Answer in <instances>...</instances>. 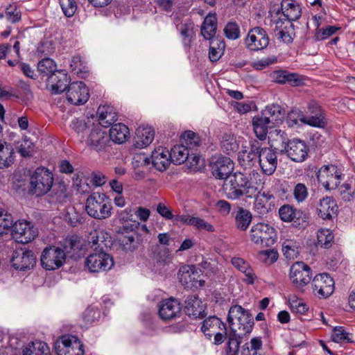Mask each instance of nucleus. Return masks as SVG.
Wrapping results in <instances>:
<instances>
[{
	"mask_svg": "<svg viewBox=\"0 0 355 355\" xmlns=\"http://www.w3.org/2000/svg\"><path fill=\"white\" fill-rule=\"evenodd\" d=\"M258 259L266 265H271L277 260L278 253L274 250H262L259 252Z\"/></svg>",
	"mask_w": 355,
	"mask_h": 355,
	"instance_id": "nucleus-58",
	"label": "nucleus"
},
{
	"mask_svg": "<svg viewBox=\"0 0 355 355\" xmlns=\"http://www.w3.org/2000/svg\"><path fill=\"white\" fill-rule=\"evenodd\" d=\"M17 149L18 152L22 157H30L33 152L34 144L27 137H24L20 141H19Z\"/></svg>",
	"mask_w": 355,
	"mask_h": 355,
	"instance_id": "nucleus-55",
	"label": "nucleus"
},
{
	"mask_svg": "<svg viewBox=\"0 0 355 355\" xmlns=\"http://www.w3.org/2000/svg\"><path fill=\"white\" fill-rule=\"evenodd\" d=\"M13 225L12 215L0 208V235L6 233Z\"/></svg>",
	"mask_w": 355,
	"mask_h": 355,
	"instance_id": "nucleus-54",
	"label": "nucleus"
},
{
	"mask_svg": "<svg viewBox=\"0 0 355 355\" xmlns=\"http://www.w3.org/2000/svg\"><path fill=\"white\" fill-rule=\"evenodd\" d=\"M71 127L81 142H85L87 146L97 152L104 151L110 146L108 134L100 125L88 124L76 119L72 121Z\"/></svg>",
	"mask_w": 355,
	"mask_h": 355,
	"instance_id": "nucleus-1",
	"label": "nucleus"
},
{
	"mask_svg": "<svg viewBox=\"0 0 355 355\" xmlns=\"http://www.w3.org/2000/svg\"><path fill=\"white\" fill-rule=\"evenodd\" d=\"M155 137L154 130L149 126L141 125L136 130L135 146L143 148L149 146Z\"/></svg>",
	"mask_w": 355,
	"mask_h": 355,
	"instance_id": "nucleus-29",
	"label": "nucleus"
},
{
	"mask_svg": "<svg viewBox=\"0 0 355 355\" xmlns=\"http://www.w3.org/2000/svg\"><path fill=\"white\" fill-rule=\"evenodd\" d=\"M114 265L112 257L99 250L90 254L85 259V267L90 272H100L109 270Z\"/></svg>",
	"mask_w": 355,
	"mask_h": 355,
	"instance_id": "nucleus-9",
	"label": "nucleus"
},
{
	"mask_svg": "<svg viewBox=\"0 0 355 355\" xmlns=\"http://www.w3.org/2000/svg\"><path fill=\"white\" fill-rule=\"evenodd\" d=\"M221 148L227 154L236 152L239 148V145L234 135L225 134L221 140Z\"/></svg>",
	"mask_w": 355,
	"mask_h": 355,
	"instance_id": "nucleus-52",
	"label": "nucleus"
},
{
	"mask_svg": "<svg viewBox=\"0 0 355 355\" xmlns=\"http://www.w3.org/2000/svg\"><path fill=\"white\" fill-rule=\"evenodd\" d=\"M251 153L258 157L259 166L263 174L271 175L274 173L277 166V157L275 150L253 145L251 148Z\"/></svg>",
	"mask_w": 355,
	"mask_h": 355,
	"instance_id": "nucleus-5",
	"label": "nucleus"
},
{
	"mask_svg": "<svg viewBox=\"0 0 355 355\" xmlns=\"http://www.w3.org/2000/svg\"><path fill=\"white\" fill-rule=\"evenodd\" d=\"M216 17L215 15H208L201 27V33L205 40H211L216 33Z\"/></svg>",
	"mask_w": 355,
	"mask_h": 355,
	"instance_id": "nucleus-41",
	"label": "nucleus"
},
{
	"mask_svg": "<svg viewBox=\"0 0 355 355\" xmlns=\"http://www.w3.org/2000/svg\"><path fill=\"white\" fill-rule=\"evenodd\" d=\"M169 153L171 162L175 164H181L189 158L188 147L184 144L174 146Z\"/></svg>",
	"mask_w": 355,
	"mask_h": 355,
	"instance_id": "nucleus-43",
	"label": "nucleus"
},
{
	"mask_svg": "<svg viewBox=\"0 0 355 355\" xmlns=\"http://www.w3.org/2000/svg\"><path fill=\"white\" fill-rule=\"evenodd\" d=\"M23 355H50V349L46 343L36 340L24 348Z\"/></svg>",
	"mask_w": 355,
	"mask_h": 355,
	"instance_id": "nucleus-39",
	"label": "nucleus"
},
{
	"mask_svg": "<svg viewBox=\"0 0 355 355\" xmlns=\"http://www.w3.org/2000/svg\"><path fill=\"white\" fill-rule=\"evenodd\" d=\"M97 116L101 126L109 127L117 120V113L114 107L107 105L99 106Z\"/></svg>",
	"mask_w": 355,
	"mask_h": 355,
	"instance_id": "nucleus-31",
	"label": "nucleus"
},
{
	"mask_svg": "<svg viewBox=\"0 0 355 355\" xmlns=\"http://www.w3.org/2000/svg\"><path fill=\"white\" fill-rule=\"evenodd\" d=\"M254 132L257 138L264 140L268 135V129L275 126L270 119L262 114L255 116L252 119Z\"/></svg>",
	"mask_w": 355,
	"mask_h": 355,
	"instance_id": "nucleus-30",
	"label": "nucleus"
},
{
	"mask_svg": "<svg viewBox=\"0 0 355 355\" xmlns=\"http://www.w3.org/2000/svg\"><path fill=\"white\" fill-rule=\"evenodd\" d=\"M289 304L291 311L294 313L304 314L308 311V306L303 300L298 298L295 295L289 297Z\"/></svg>",
	"mask_w": 355,
	"mask_h": 355,
	"instance_id": "nucleus-56",
	"label": "nucleus"
},
{
	"mask_svg": "<svg viewBox=\"0 0 355 355\" xmlns=\"http://www.w3.org/2000/svg\"><path fill=\"white\" fill-rule=\"evenodd\" d=\"M101 316L100 311L94 307L89 306L83 313V320L86 326L98 321Z\"/></svg>",
	"mask_w": 355,
	"mask_h": 355,
	"instance_id": "nucleus-59",
	"label": "nucleus"
},
{
	"mask_svg": "<svg viewBox=\"0 0 355 355\" xmlns=\"http://www.w3.org/2000/svg\"><path fill=\"white\" fill-rule=\"evenodd\" d=\"M177 28L182 37V42L185 46H189L193 37V24L191 21H184L177 24Z\"/></svg>",
	"mask_w": 355,
	"mask_h": 355,
	"instance_id": "nucleus-46",
	"label": "nucleus"
},
{
	"mask_svg": "<svg viewBox=\"0 0 355 355\" xmlns=\"http://www.w3.org/2000/svg\"><path fill=\"white\" fill-rule=\"evenodd\" d=\"M66 259V253L62 248L51 245L44 249L41 255V264L48 270H53L61 267Z\"/></svg>",
	"mask_w": 355,
	"mask_h": 355,
	"instance_id": "nucleus-8",
	"label": "nucleus"
},
{
	"mask_svg": "<svg viewBox=\"0 0 355 355\" xmlns=\"http://www.w3.org/2000/svg\"><path fill=\"white\" fill-rule=\"evenodd\" d=\"M268 139L271 143V146H274L275 148H284V150L290 141L287 134L280 129H275L270 132Z\"/></svg>",
	"mask_w": 355,
	"mask_h": 355,
	"instance_id": "nucleus-42",
	"label": "nucleus"
},
{
	"mask_svg": "<svg viewBox=\"0 0 355 355\" xmlns=\"http://www.w3.org/2000/svg\"><path fill=\"white\" fill-rule=\"evenodd\" d=\"M62 10L67 17H72L77 9V4L75 0H59Z\"/></svg>",
	"mask_w": 355,
	"mask_h": 355,
	"instance_id": "nucleus-61",
	"label": "nucleus"
},
{
	"mask_svg": "<svg viewBox=\"0 0 355 355\" xmlns=\"http://www.w3.org/2000/svg\"><path fill=\"white\" fill-rule=\"evenodd\" d=\"M211 172L218 179L227 180L231 176L234 169V163L230 158L227 157H218L216 158L211 165Z\"/></svg>",
	"mask_w": 355,
	"mask_h": 355,
	"instance_id": "nucleus-22",
	"label": "nucleus"
},
{
	"mask_svg": "<svg viewBox=\"0 0 355 355\" xmlns=\"http://www.w3.org/2000/svg\"><path fill=\"white\" fill-rule=\"evenodd\" d=\"M37 70L40 73L48 77L58 71L55 62L49 58H44L38 62Z\"/></svg>",
	"mask_w": 355,
	"mask_h": 355,
	"instance_id": "nucleus-51",
	"label": "nucleus"
},
{
	"mask_svg": "<svg viewBox=\"0 0 355 355\" xmlns=\"http://www.w3.org/2000/svg\"><path fill=\"white\" fill-rule=\"evenodd\" d=\"M247 177L242 173H235L225 180L223 191L225 196L231 200H237L243 196Z\"/></svg>",
	"mask_w": 355,
	"mask_h": 355,
	"instance_id": "nucleus-10",
	"label": "nucleus"
},
{
	"mask_svg": "<svg viewBox=\"0 0 355 355\" xmlns=\"http://www.w3.org/2000/svg\"><path fill=\"white\" fill-rule=\"evenodd\" d=\"M332 340L337 343H350L349 334L347 333L343 327H336L333 329L331 335Z\"/></svg>",
	"mask_w": 355,
	"mask_h": 355,
	"instance_id": "nucleus-57",
	"label": "nucleus"
},
{
	"mask_svg": "<svg viewBox=\"0 0 355 355\" xmlns=\"http://www.w3.org/2000/svg\"><path fill=\"white\" fill-rule=\"evenodd\" d=\"M57 355H84L83 345L75 336L64 335L55 343Z\"/></svg>",
	"mask_w": 355,
	"mask_h": 355,
	"instance_id": "nucleus-7",
	"label": "nucleus"
},
{
	"mask_svg": "<svg viewBox=\"0 0 355 355\" xmlns=\"http://www.w3.org/2000/svg\"><path fill=\"white\" fill-rule=\"evenodd\" d=\"M252 214L250 211L239 207L235 216L236 225L240 230H246L252 221Z\"/></svg>",
	"mask_w": 355,
	"mask_h": 355,
	"instance_id": "nucleus-45",
	"label": "nucleus"
},
{
	"mask_svg": "<svg viewBox=\"0 0 355 355\" xmlns=\"http://www.w3.org/2000/svg\"><path fill=\"white\" fill-rule=\"evenodd\" d=\"M69 77L63 70H58L47 78L52 93L60 94L68 89Z\"/></svg>",
	"mask_w": 355,
	"mask_h": 355,
	"instance_id": "nucleus-24",
	"label": "nucleus"
},
{
	"mask_svg": "<svg viewBox=\"0 0 355 355\" xmlns=\"http://www.w3.org/2000/svg\"><path fill=\"white\" fill-rule=\"evenodd\" d=\"M35 260V257L32 251L19 249L14 252L11 263L16 270H25L33 268Z\"/></svg>",
	"mask_w": 355,
	"mask_h": 355,
	"instance_id": "nucleus-20",
	"label": "nucleus"
},
{
	"mask_svg": "<svg viewBox=\"0 0 355 355\" xmlns=\"http://www.w3.org/2000/svg\"><path fill=\"white\" fill-rule=\"evenodd\" d=\"M271 22L273 30L275 32V35L279 39H282L283 41L289 40L290 36L287 32V25L290 24V21L287 19L284 15H279V13H275L272 15Z\"/></svg>",
	"mask_w": 355,
	"mask_h": 355,
	"instance_id": "nucleus-28",
	"label": "nucleus"
},
{
	"mask_svg": "<svg viewBox=\"0 0 355 355\" xmlns=\"http://www.w3.org/2000/svg\"><path fill=\"white\" fill-rule=\"evenodd\" d=\"M89 96V90L83 82H73L68 86L67 98L70 103L76 105L85 104Z\"/></svg>",
	"mask_w": 355,
	"mask_h": 355,
	"instance_id": "nucleus-18",
	"label": "nucleus"
},
{
	"mask_svg": "<svg viewBox=\"0 0 355 355\" xmlns=\"http://www.w3.org/2000/svg\"><path fill=\"white\" fill-rule=\"evenodd\" d=\"M110 141L116 144H123L129 137L130 132L128 128L122 123H116L112 126L108 135Z\"/></svg>",
	"mask_w": 355,
	"mask_h": 355,
	"instance_id": "nucleus-35",
	"label": "nucleus"
},
{
	"mask_svg": "<svg viewBox=\"0 0 355 355\" xmlns=\"http://www.w3.org/2000/svg\"><path fill=\"white\" fill-rule=\"evenodd\" d=\"M191 225L198 230H205L208 232H214L216 230L213 225L199 217L193 216Z\"/></svg>",
	"mask_w": 355,
	"mask_h": 355,
	"instance_id": "nucleus-62",
	"label": "nucleus"
},
{
	"mask_svg": "<svg viewBox=\"0 0 355 355\" xmlns=\"http://www.w3.org/2000/svg\"><path fill=\"white\" fill-rule=\"evenodd\" d=\"M269 44V37L266 31L261 27L250 29L245 38L246 47L253 51L266 49Z\"/></svg>",
	"mask_w": 355,
	"mask_h": 355,
	"instance_id": "nucleus-14",
	"label": "nucleus"
},
{
	"mask_svg": "<svg viewBox=\"0 0 355 355\" xmlns=\"http://www.w3.org/2000/svg\"><path fill=\"white\" fill-rule=\"evenodd\" d=\"M12 236L20 243H28L37 235V229L27 220H19L12 225Z\"/></svg>",
	"mask_w": 355,
	"mask_h": 355,
	"instance_id": "nucleus-12",
	"label": "nucleus"
},
{
	"mask_svg": "<svg viewBox=\"0 0 355 355\" xmlns=\"http://www.w3.org/2000/svg\"><path fill=\"white\" fill-rule=\"evenodd\" d=\"M338 205L331 197L323 198L318 207V216L324 220H329L337 216Z\"/></svg>",
	"mask_w": 355,
	"mask_h": 355,
	"instance_id": "nucleus-26",
	"label": "nucleus"
},
{
	"mask_svg": "<svg viewBox=\"0 0 355 355\" xmlns=\"http://www.w3.org/2000/svg\"><path fill=\"white\" fill-rule=\"evenodd\" d=\"M200 272L193 265H184L182 266L178 272V278L180 284L184 288L198 289L205 286V282L198 279Z\"/></svg>",
	"mask_w": 355,
	"mask_h": 355,
	"instance_id": "nucleus-11",
	"label": "nucleus"
},
{
	"mask_svg": "<svg viewBox=\"0 0 355 355\" xmlns=\"http://www.w3.org/2000/svg\"><path fill=\"white\" fill-rule=\"evenodd\" d=\"M309 148L300 139H294L288 141L285 148L287 156L294 162H302L308 155Z\"/></svg>",
	"mask_w": 355,
	"mask_h": 355,
	"instance_id": "nucleus-21",
	"label": "nucleus"
},
{
	"mask_svg": "<svg viewBox=\"0 0 355 355\" xmlns=\"http://www.w3.org/2000/svg\"><path fill=\"white\" fill-rule=\"evenodd\" d=\"M85 210L87 214L94 218L106 219L111 216L112 205L105 193L96 192L87 198Z\"/></svg>",
	"mask_w": 355,
	"mask_h": 355,
	"instance_id": "nucleus-3",
	"label": "nucleus"
},
{
	"mask_svg": "<svg viewBox=\"0 0 355 355\" xmlns=\"http://www.w3.org/2000/svg\"><path fill=\"white\" fill-rule=\"evenodd\" d=\"M290 279L297 287L308 284L311 279V268L302 261L294 263L290 268Z\"/></svg>",
	"mask_w": 355,
	"mask_h": 355,
	"instance_id": "nucleus-16",
	"label": "nucleus"
},
{
	"mask_svg": "<svg viewBox=\"0 0 355 355\" xmlns=\"http://www.w3.org/2000/svg\"><path fill=\"white\" fill-rule=\"evenodd\" d=\"M184 304V311L189 316L195 318L203 316L205 306L202 301L198 296H188Z\"/></svg>",
	"mask_w": 355,
	"mask_h": 355,
	"instance_id": "nucleus-27",
	"label": "nucleus"
},
{
	"mask_svg": "<svg viewBox=\"0 0 355 355\" xmlns=\"http://www.w3.org/2000/svg\"><path fill=\"white\" fill-rule=\"evenodd\" d=\"M313 293L319 298L330 296L334 290V279L327 273L315 275L312 282Z\"/></svg>",
	"mask_w": 355,
	"mask_h": 355,
	"instance_id": "nucleus-15",
	"label": "nucleus"
},
{
	"mask_svg": "<svg viewBox=\"0 0 355 355\" xmlns=\"http://www.w3.org/2000/svg\"><path fill=\"white\" fill-rule=\"evenodd\" d=\"M52 173L44 167L37 168L30 178V191L37 196L46 194L53 186Z\"/></svg>",
	"mask_w": 355,
	"mask_h": 355,
	"instance_id": "nucleus-4",
	"label": "nucleus"
},
{
	"mask_svg": "<svg viewBox=\"0 0 355 355\" xmlns=\"http://www.w3.org/2000/svg\"><path fill=\"white\" fill-rule=\"evenodd\" d=\"M283 15L288 21H295L301 17L300 6L294 0L291 2L283 1L281 3Z\"/></svg>",
	"mask_w": 355,
	"mask_h": 355,
	"instance_id": "nucleus-38",
	"label": "nucleus"
},
{
	"mask_svg": "<svg viewBox=\"0 0 355 355\" xmlns=\"http://www.w3.org/2000/svg\"><path fill=\"white\" fill-rule=\"evenodd\" d=\"M92 180L83 173H78L73 178L74 189L81 194L89 193L92 191Z\"/></svg>",
	"mask_w": 355,
	"mask_h": 355,
	"instance_id": "nucleus-37",
	"label": "nucleus"
},
{
	"mask_svg": "<svg viewBox=\"0 0 355 355\" xmlns=\"http://www.w3.org/2000/svg\"><path fill=\"white\" fill-rule=\"evenodd\" d=\"M227 322L234 336L241 338L252 331L254 319L248 310L240 305H234L229 309Z\"/></svg>",
	"mask_w": 355,
	"mask_h": 355,
	"instance_id": "nucleus-2",
	"label": "nucleus"
},
{
	"mask_svg": "<svg viewBox=\"0 0 355 355\" xmlns=\"http://www.w3.org/2000/svg\"><path fill=\"white\" fill-rule=\"evenodd\" d=\"M150 159L154 167L159 171H165L172 162L169 151L162 146H159L152 152Z\"/></svg>",
	"mask_w": 355,
	"mask_h": 355,
	"instance_id": "nucleus-25",
	"label": "nucleus"
},
{
	"mask_svg": "<svg viewBox=\"0 0 355 355\" xmlns=\"http://www.w3.org/2000/svg\"><path fill=\"white\" fill-rule=\"evenodd\" d=\"M225 324L217 317L211 316L205 319L202 324L201 330L208 338L213 336L218 330L225 329Z\"/></svg>",
	"mask_w": 355,
	"mask_h": 355,
	"instance_id": "nucleus-34",
	"label": "nucleus"
},
{
	"mask_svg": "<svg viewBox=\"0 0 355 355\" xmlns=\"http://www.w3.org/2000/svg\"><path fill=\"white\" fill-rule=\"evenodd\" d=\"M232 264L245 275L243 281L248 284H254L257 276L248 263L241 257H234L231 260Z\"/></svg>",
	"mask_w": 355,
	"mask_h": 355,
	"instance_id": "nucleus-33",
	"label": "nucleus"
},
{
	"mask_svg": "<svg viewBox=\"0 0 355 355\" xmlns=\"http://www.w3.org/2000/svg\"><path fill=\"white\" fill-rule=\"evenodd\" d=\"M15 153L12 148L6 141L0 140V168L9 167L13 164Z\"/></svg>",
	"mask_w": 355,
	"mask_h": 355,
	"instance_id": "nucleus-36",
	"label": "nucleus"
},
{
	"mask_svg": "<svg viewBox=\"0 0 355 355\" xmlns=\"http://www.w3.org/2000/svg\"><path fill=\"white\" fill-rule=\"evenodd\" d=\"M225 44L223 41L214 39L210 42L209 57L211 61L215 62L220 59L223 53Z\"/></svg>",
	"mask_w": 355,
	"mask_h": 355,
	"instance_id": "nucleus-50",
	"label": "nucleus"
},
{
	"mask_svg": "<svg viewBox=\"0 0 355 355\" xmlns=\"http://www.w3.org/2000/svg\"><path fill=\"white\" fill-rule=\"evenodd\" d=\"M272 78L277 83H288L291 85H297L300 83L298 76L296 73H288L286 71H274Z\"/></svg>",
	"mask_w": 355,
	"mask_h": 355,
	"instance_id": "nucleus-44",
	"label": "nucleus"
},
{
	"mask_svg": "<svg viewBox=\"0 0 355 355\" xmlns=\"http://www.w3.org/2000/svg\"><path fill=\"white\" fill-rule=\"evenodd\" d=\"M69 199L67 186L63 183L56 184L53 190L51 201L55 203H64Z\"/></svg>",
	"mask_w": 355,
	"mask_h": 355,
	"instance_id": "nucleus-47",
	"label": "nucleus"
},
{
	"mask_svg": "<svg viewBox=\"0 0 355 355\" xmlns=\"http://www.w3.org/2000/svg\"><path fill=\"white\" fill-rule=\"evenodd\" d=\"M317 239L319 246L328 249L334 242V234L329 229H321L318 232Z\"/></svg>",
	"mask_w": 355,
	"mask_h": 355,
	"instance_id": "nucleus-48",
	"label": "nucleus"
},
{
	"mask_svg": "<svg viewBox=\"0 0 355 355\" xmlns=\"http://www.w3.org/2000/svg\"><path fill=\"white\" fill-rule=\"evenodd\" d=\"M292 193L297 203L304 202L309 196L308 188L304 183H297L293 188Z\"/></svg>",
	"mask_w": 355,
	"mask_h": 355,
	"instance_id": "nucleus-53",
	"label": "nucleus"
},
{
	"mask_svg": "<svg viewBox=\"0 0 355 355\" xmlns=\"http://www.w3.org/2000/svg\"><path fill=\"white\" fill-rule=\"evenodd\" d=\"M306 125L311 127L324 128L327 125L326 114L321 105L315 101L311 100L307 104Z\"/></svg>",
	"mask_w": 355,
	"mask_h": 355,
	"instance_id": "nucleus-17",
	"label": "nucleus"
},
{
	"mask_svg": "<svg viewBox=\"0 0 355 355\" xmlns=\"http://www.w3.org/2000/svg\"><path fill=\"white\" fill-rule=\"evenodd\" d=\"M182 306L175 298L162 300L158 308V313L163 320H170L179 317L181 314Z\"/></svg>",
	"mask_w": 355,
	"mask_h": 355,
	"instance_id": "nucleus-19",
	"label": "nucleus"
},
{
	"mask_svg": "<svg viewBox=\"0 0 355 355\" xmlns=\"http://www.w3.org/2000/svg\"><path fill=\"white\" fill-rule=\"evenodd\" d=\"M341 173L335 165H327L322 166L318 172V180L322 186L328 189H334L340 183Z\"/></svg>",
	"mask_w": 355,
	"mask_h": 355,
	"instance_id": "nucleus-13",
	"label": "nucleus"
},
{
	"mask_svg": "<svg viewBox=\"0 0 355 355\" xmlns=\"http://www.w3.org/2000/svg\"><path fill=\"white\" fill-rule=\"evenodd\" d=\"M224 33L227 38L236 40L240 36L239 26L235 21H229L224 28Z\"/></svg>",
	"mask_w": 355,
	"mask_h": 355,
	"instance_id": "nucleus-63",
	"label": "nucleus"
},
{
	"mask_svg": "<svg viewBox=\"0 0 355 355\" xmlns=\"http://www.w3.org/2000/svg\"><path fill=\"white\" fill-rule=\"evenodd\" d=\"M250 238L254 243L267 247L275 243L277 234L272 227L263 223H259L251 227Z\"/></svg>",
	"mask_w": 355,
	"mask_h": 355,
	"instance_id": "nucleus-6",
	"label": "nucleus"
},
{
	"mask_svg": "<svg viewBox=\"0 0 355 355\" xmlns=\"http://www.w3.org/2000/svg\"><path fill=\"white\" fill-rule=\"evenodd\" d=\"M306 116H305L303 112L299 110H291L288 113L286 119L287 125L291 128L300 125V123L306 124Z\"/></svg>",
	"mask_w": 355,
	"mask_h": 355,
	"instance_id": "nucleus-49",
	"label": "nucleus"
},
{
	"mask_svg": "<svg viewBox=\"0 0 355 355\" xmlns=\"http://www.w3.org/2000/svg\"><path fill=\"white\" fill-rule=\"evenodd\" d=\"M275 206V197L269 192H259L254 198V209L259 215H266L271 211Z\"/></svg>",
	"mask_w": 355,
	"mask_h": 355,
	"instance_id": "nucleus-23",
	"label": "nucleus"
},
{
	"mask_svg": "<svg viewBox=\"0 0 355 355\" xmlns=\"http://www.w3.org/2000/svg\"><path fill=\"white\" fill-rule=\"evenodd\" d=\"M261 114L270 119L273 125H277L282 122L284 118L285 111L281 105L272 103L268 105L265 109L262 110Z\"/></svg>",
	"mask_w": 355,
	"mask_h": 355,
	"instance_id": "nucleus-32",
	"label": "nucleus"
},
{
	"mask_svg": "<svg viewBox=\"0 0 355 355\" xmlns=\"http://www.w3.org/2000/svg\"><path fill=\"white\" fill-rule=\"evenodd\" d=\"M300 242L295 239H286L282 243V252L287 259H296L300 254Z\"/></svg>",
	"mask_w": 355,
	"mask_h": 355,
	"instance_id": "nucleus-40",
	"label": "nucleus"
},
{
	"mask_svg": "<svg viewBox=\"0 0 355 355\" xmlns=\"http://www.w3.org/2000/svg\"><path fill=\"white\" fill-rule=\"evenodd\" d=\"M280 218L285 222H291L295 218V210L290 205H284L279 209Z\"/></svg>",
	"mask_w": 355,
	"mask_h": 355,
	"instance_id": "nucleus-64",
	"label": "nucleus"
},
{
	"mask_svg": "<svg viewBox=\"0 0 355 355\" xmlns=\"http://www.w3.org/2000/svg\"><path fill=\"white\" fill-rule=\"evenodd\" d=\"M233 334L232 336H230L225 348V355H239L240 341L236 338Z\"/></svg>",
	"mask_w": 355,
	"mask_h": 355,
	"instance_id": "nucleus-60",
	"label": "nucleus"
}]
</instances>
